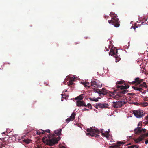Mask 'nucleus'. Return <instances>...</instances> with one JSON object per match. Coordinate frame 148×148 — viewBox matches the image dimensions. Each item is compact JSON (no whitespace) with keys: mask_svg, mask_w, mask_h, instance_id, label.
<instances>
[{"mask_svg":"<svg viewBox=\"0 0 148 148\" xmlns=\"http://www.w3.org/2000/svg\"><path fill=\"white\" fill-rule=\"evenodd\" d=\"M62 129H59L54 131V134L51 136H45L42 139L43 142L49 146H53L57 144L60 139L61 137L60 136L56 137V136H59L61 134Z\"/></svg>","mask_w":148,"mask_h":148,"instance_id":"nucleus-1","label":"nucleus"},{"mask_svg":"<svg viewBox=\"0 0 148 148\" xmlns=\"http://www.w3.org/2000/svg\"><path fill=\"white\" fill-rule=\"evenodd\" d=\"M129 86L128 85H125V86L121 85V86H117V89L114 90V92H116L118 91V93L117 95L119 97L121 96V94H125L127 92V91L125 89L128 88Z\"/></svg>","mask_w":148,"mask_h":148,"instance_id":"nucleus-2","label":"nucleus"},{"mask_svg":"<svg viewBox=\"0 0 148 148\" xmlns=\"http://www.w3.org/2000/svg\"><path fill=\"white\" fill-rule=\"evenodd\" d=\"M110 16L112 18L111 20L108 21L109 23L112 24L116 27H119L120 24L119 22V19L117 18V15L114 12H111Z\"/></svg>","mask_w":148,"mask_h":148,"instance_id":"nucleus-3","label":"nucleus"},{"mask_svg":"<svg viewBox=\"0 0 148 148\" xmlns=\"http://www.w3.org/2000/svg\"><path fill=\"white\" fill-rule=\"evenodd\" d=\"M86 131L89 133H86L87 135H90L92 137L95 136L96 137L98 138L99 137V131L97 129H93L92 128H90V129H88Z\"/></svg>","mask_w":148,"mask_h":148,"instance_id":"nucleus-4","label":"nucleus"},{"mask_svg":"<svg viewBox=\"0 0 148 148\" xmlns=\"http://www.w3.org/2000/svg\"><path fill=\"white\" fill-rule=\"evenodd\" d=\"M143 110H134L133 111V113L137 118H140L144 116L145 114L143 113Z\"/></svg>","mask_w":148,"mask_h":148,"instance_id":"nucleus-5","label":"nucleus"},{"mask_svg":"<svg viewBox=\"0 0 148 148\" xmlns=\"http://www.w3.org/2000/svg\"><path fill=\"white\" fill-rule=\"evenodd\" d=\"M102 86L101 83L97 80L92 81L91 82V87L94 90V88H97L95 87H100Z\"/></svg>","mask_w":148,"mask_h":148,"instance_id":"nucleus-6","label":"nucleus"},{"mask_svg":"<svg viewBox=\"0 0 148 148\" xmlns=\"http://www.w3.org/2000/svg\"><path fill=\"white\" fill-rule=\"evenodd\" d=\"M132 87L135 90L139 91L140 92H142V91L144 90L142 88L144 87L147 88V86L145 82H143L142 84L140 85L138 87L132 86Z\"/></svg>","mask_w":148,"mask_h":148,"instance_id":"nucleus-7","label":"nucleus"},{"mask_svg":"<svg viewBox=\"0 0 148 148\" xmlns=\"http://www.w3.org/2000/svg\"><path fill=\"white\" fill-rule=\"evenodd\" d=\"M94 91L96 92L99 93V95H104L108 94V91L104 88H102L101 90L98 88H94Z\"/></svg>","mask_w":148,"mask_h":148,"instance_id":"nucleus-8","label":"nucleus"},{"mask_svg":"<svg viewBox=\"0 0 148 148\" xmlns=\"http://www.w3.org/2000/svg\"><path fill=\"white\" fill-rule=\"evenodd\" d=\"M126 102L122 101H117L113 102L112 106L115 108H119L121 107L123 105L126 104Z\"/></svg>","mask_w":148,"mask_h":148,"instance_id":"nucleus-9","label":"nucleus"},{"mask_svg":"<svg viewBox=\"0 0 148 148\" xmlns=\"http://www.w3.org/2000/svg\"><path fill=\"white\" fill-rule=\"evenodd\" d=\"M146 131V130L145 129H135L134 130V132L135 134H142L145 133Z\"/></svg>","mask_w":148,"mask_h":148,"instance_id":"nucleus-10","label":"nucleus"},{"mask_svg":"<svg viewBox=\"0 0 148 148\" xmlns=\"http://www.w3.org/2000/svg\"><path fill=\"white\" fill-rule=\"evenodd\" d=\"M77 106L78 107H81L84 106L86 107L87 106V105L85 103V102L83 101L78 100L76 101Z\"/></svg>","mask_w":148,"mask_h":148,"instance_id":"nucleus-11","label":"nucleus"},{"mask_svg":"<svg viewBox=\"0 0 148 148\" xmlns=\"http://www.w3.org/2000/svg\"><path fill=\"white\" fill-rule=\"evenodd\" d=\"M134 79V81L131 82L132 84H136L137 85H139L143 81V79H140L139 77L136 78Z\"/></svg>","mask_w":148,"mask_h":148,"instance_id":"nucleus-12","label":"nucleus"},{"mask_svg":"<svg viewBox=\"0 0 148 148\" xmlns=\"http://www.w3.org/2000/svg\"><path fill=\"white\" fill-rule=\"evenodd\" d=\"M117 53V50L116 49L114 48L113 49H111L109 53V55L111 56H114L115 57L117 56L116 53Z\"/></svg>","mask_w":148,"mask_h":148,"instance_id":"nucleus-13","label":"nucleus"},{"mask_svg":"<svg viewBox=\"0 0 148 148\" xmlns=\"http://www.w3.org/2000/svg\"><path fill=\"white\" fill-rule=\"evenodd\" d=\"M125 142H123L121 141H118L117 143V145H116L114 146H110L109 147L110 148H120L119 147V146H120L122 144L123 145L125 144Z\"/></svg>","mask_w":148,"mask_h":148,"instance_id":"nucleus-14","label":"nucleus"},{"mask_svg":"<svg viewBox=\"0 0 148 148\" xmlns=\"http://www.w3.org/2000/svg\"><path fill=\"white\" fill-rule=\"evenodd\" d=\"M75 113L73 112L71 115V116L69 118L67 119H66V122L67 123H69L70 121H72L75 119Z\"/></svg>","mask_w":148,"mask_h":148,"instance_id":"nucleus-15","label":"nucleus"},{"mask_svg":"<svg viewBox=\"0 0 148 148\" xmlns=\"http://www.w3.org/2000/svg\"><path fill=\"white\" fill-rule=\"evenodd\" d=\"M75 113L73 112L71 115V116L69 118L67 119H66V122L67 123H69L70 121H72L75 119Z\"/></svg>","mask_w":148,"mask_h":148,"instance_id":"nucleus-16","label":"nucleus"},{"mask_svg":"<svg viewBox=\"0 0 148 148\" xmlns=\"http://www.w3.org/2000/svg\"><path fill=\"white\" fill-rule=\"evenodd\" d=\"M98 106L99 108H106L109 106L108 104L102 103H98Z\"/></svg>","mask_w":148,"mask_h":148,"instance_id":"nucleus-17","label":"nucleus"},{"mask_svg":"<svg viewBox=\"0 0 148 148\" xmlns=\"http://www.w3.org/2000/svg\"><path fill=\"white\" fill-rule=\"evenodd\" d=\"M84 95V94H81L78 96L77 97L75 98V99L76 100H81L83 99Z\"/></svg>","mask_w":148,"mask_h":148,"instance_id":"nucleus-18","label":"nucleus"},{"mask_svg":"<svg viewBox=\"0 0 148 148\" xmlns=\"http://www.w3.org/2000/svg\"><path fill=\"white\" fill-rule=\"evenodd\" d=\"M102 135L106 137L108 139H109V134L108 132L107 133H104L102 132Z\"/></svg>","mask_w":148,"mask_h":148,"instance_id":"nucleus-19","label":"nucleus"},{"mask_svg":"<svg viewBox=\"0 0 148 148\" xmlns=\"http://www.w3.org/2000/svg\"><path fill=\"white\" fill-rule=\"evenodd\" d=\"M102 135L106 137L108 139H109V134L108 132L107 133H104L102 132Z\"/></svg>","mask_w":148,"mask_h":148,"instance_id":"nucleus-20","label":"nucleus"},{"mask_svg":"<svg viewBox=\"0 0 148 148\" xmlns=\"http://www.w3.org/2000/svg\"><path fill=\"white\" fill-rule=\"evenodd\" d=\"M144 136V135H143V134H141L140 135L138 138L139 140V141H141L143 140L145 138Z\"/></svg>","mask_w":148,"mask_h":148,"instance_id":"nucleus-21","label":"nucleus"},{"mask_svg":"<svg viewBox=\"0 0 148 148\" xmlns=\"http://www.w3.org/2000/svg\"><path fill=\"white\" fill-rule=\"evenodd\" d=\"M124 82V81L123 80H121L120 81H118L116 83V84L117 85L116 86V87H117V86H120L119 85L123 84Z\"/></svg>","mask_w":148,"mask_h":148,"instance_id":"nucleus-22","label":"nucleus"},{"mask_svg":"<svg viewBox=\"0 0 148 148\" xmlns=\"http://www.w3.org/2000/svg\"><path fill=\"white\" fill-rule=\"evenodd\" d=\"M31 141V140L29 139H25L23 140V142L27 144L29 143H30Z\"/></svg>","mask_w":148,"mask_h":148,"instance_id":"nucleus-23","label":"nucleus"},{"mask_svg":"<svg viewBox=\"0 0 148 148\" xmlns=\"http://www.w3.org/2000/svg\"><path fill=\"white\" fill-rule=\"evenodd\" d=\"M142 126V122H139L138 125V127L135 129L141 128Z\"/></svg>","mask_w":148,"mask_h":148,"instance_id":"nucleus-24","label":"nucleus"},{"mask_svg":"<svg viewBox=\"0 0 148 148\" xmlns=\"http://www.w3.org/2000/svg\"><path fill=\"white\" fill-rule=\"evenodd\" d=\"M44 132V131L42 130H41L40 131H39L37 132V134L38 135H40L42 134Z\"/></svg>","mask_w":148,"mask_h":148,"instance_id":"nucleus-25","label":"nucleus"},{"mask_svg":"<svg viewBox=\"0 0 148 148\" xmlns=\"http://www.w3.org/2000/svg\"><path fill=\"white\" fill-rule=\"evenodd\" d=\"M139 146H137L136 145H132L129 146L128 147V148H138Z\"/></svg>","mask_w":148,"mask_h":148,"instance_id":"nucleus-26","label":"nucleus"},{"mask_svg":"<svg viewBox=\"0 0 148 148\" xmlns=\"http://www.w3.org/2000/svg\"><path fill=\"white\" fill-rule=\"evenodd\" d=\"M89 99L90 101H94L95 102H97L98 101V99L97 98H89Z\"/></svg>","mask_w":148,"mask_h":148,"instance_id":"nucleus-27","label":"nucleus"},{"mask_svg":"<svg viewBox=\"0 0 148 148\" xmlns=\"http://www.w3.org/2000/svg\"><path fill=\"white\" fill-rule=\"evenodd\" d=\"M86 83L85 82H84L82 83V84L84 85V86L85 87H88V88H88L90 87V85L89 84V83H88V85H86Z\"/></svg>","mask_w":148,"mask_h":148,"instance_id":"nucleus-28","label":"nucleus"},{"mask_svg":"<svg viewBox=\"0 0 148 148\" xmlns=\"http://www.w3.org/2000/svg\"><path fill=\"white\" fill-rule=\"evenodd\" d=\"M87 106H88V108H90L91 109H92V106L91 105V104L90 103H88L87 104Z\"/></svg>","mask_w":148,"mask_h":148,"instance_id":"nucleus-29","label":"nucleus"},{"mask_svg":"<svg viewBox=\"0 0 148 148\" xmlns=\"http://www.w3.org/2000/svg\"><path fill=\"white\" fill-rule=\"evenodd\" d=\"M73 84V80H70L69 82V83H68V85L69 86L71 85H72Z\"/></svg>","mask_w":148,"mask_h":148,"instance_id":"nucleus-30","label":"nucleus"},{"mask_svg":"<svg viewBox=\"0 0 148 148\" xmlns=\"http://www.w3.org/2000/svg\"><path fill=\"white\" fill-rule=\"evenodd\" d=\"M139 140L138 139V138L137 139H134V141L136 143H138L139 142H140V141H139Z\"/></svg>","mask_w":148,"mask_h":148,"instance_id":"nucleus-31","label":"nucleus"},{"mask_svg":"<svg viewBox=\"0 0 148 148\" xmlns=\"http://www.w3.org/2000/svg\"><path fill=\"white\" fill-rule=\"evenodd\" d=\"M142 105L144 107H146L147 106V102H144L142 104Z\"/></svg>","mask_w":148,"mask_h":148,"instance_id":"nucleus-32","label":"nucleus"},{"mask_svg":"<svg viewBox=\"0 0 148 148\" xmlns=\"http://www.w3.org/2000/svg\"><path fill=\"white\" fill-rule=\"evenodd\" d=\"M143 135H144V137L145 138L146 137H148V132L146 134H143Z\"/></svg>","mask_w":148,"mask_h":148,"instance_id":"nucleus-33","label":"nucleus"},{"mask_svg":"<svg viewBox=\"0 0 148 148\" xmlns=\"http://www.w3.org/2000/svg\"><path fill=\"white\" fill-rule=\"evenodd\" d=\"M136 27L137 28V27H135V26H132V27H131V29L133 28L134 29V30L135 31Z\"/></svg>","mask_w":148,"mask_h":148,"instance_id":"nucleus-34","label":"nucleus"},{"mask_svg":"<svg viewBox=\"0 0 148 148\" xmlns=\"http://www.w3.org/2000/svg\"><path fill=\"white\" fill-rule=\"evenodd\" d=\"M44 132H47L48 133H49L50 132V131L49 130H45V131H44Z\"/></svg>","mask_w":148,"mask_h":148,"instance_id":"nucleus-35","label":"nucleus"},{"mask_svg":"<svg viewBox=\"0 0 148 148\" xmlns=\"http://www.w3.org/2000/svg\"><path fill=\"white\" fill-rule=\"evenodd\" d=\"M127 94L128 95H131L132 96H133V95H134V93H128Z\"/></svg>","mask_w":148,"mask_h":148,"instance_id":"nucleus-36","label":"nucleus"},{"mask_svg":"<svg viewBox=\"0 0 148 148\" xmlns=\"http://www.w3.org/2000/svg\"><path fill=\"white\" fill-rule=\"evenodd\" d=\"M5 138H0V140H1L3 141L4 140Z\"/></svg>","mask_w":148,"mask_h":148,"instance_id":"nucleus-37","label":"nucleus"},{"mask_svg":"<svg viewBox=\"0 0 148 148\" xmlns=\"http://www.w3.org/2000/svg\"><path fill=\"white\" fill-rule=\"evenodd\" d=\"M95 108L97 109H98L99 108V107L98 106V103L96 104V105H95Z\"/></svg>","mask_w":148,"mask_h":148,"instance_id":"nucleus-38","label":"nucleus"},{"mask_svg":"<svg viewBox=\"0 0 148 148\" xmlns=\"http://www.w3.org/2000/svg\"><path fill=\"white\" fill-rule=\"evenodd\" d=\"M145 119L147 120L148 121V115L147 116L145 117Z\"/></svg>","mask_w":148,"mask_h":148,"instance_id":"nucleus-39","label":"nucleus"},{"mask_svg":"<svg viewBox=\"0 0 148 148\" xmlns=\"http://www.w3.org/2000/svg\"><path fill=\"white\" fill-rule=\"evenodd\" d=\"M145 142V143L146 144H147V143H148V140H146Z\"/></svg>","mask_w":148,"mask_h":148,"instance_id":"nucleus-40","label":"nucleus"},{"mask_svg":"<svg viewBox=\"0 0 148 148\" xmlns=\"http://www.w3.org/2000/svg\"><path fill=\"white\" fill-rule=\"evenodd\" d=\"M84 110V111H88V110H89V109H86V108H85V109H84V110Z\"/></svg>","mask_w":148,"mask_h":148,"instance_id":"nucleus-41","label":"nucleus"},{"mask_svg":"<svg viewBox=\"0 0 148 148\" xmlns=\"http://www.w3.org/2000/svg\"><path fill=\"white\" fill-rule=\"evenodd\" d=\"M108 132V133H109V132H110V131H106L105 132V133H107Z\"/></svg>","mask_w":148,"mask_h":148,"instance_id":"nucleus-42","label":"nucleus"},{"mask_svg":"<svg viewBox=\"0 0 148 148\" xmlns=\"http://www.w3.org/2000/svg\"><path fill=\"white\" fill-rule=\"evenodd\" d=\"M100 132L101 133V134H102V132H103V131L102 130H101V131Z\"/></svg>","mask_w":148,"mask_h":148,"instance_id":"nucleus-43","label":"nucleus"},{"mask_svg":"<svg viewBox=\"0 0 148 148\" xmlns=\"http://www.w3.org/2000/svg\"><path fill=\"white\" fill-rule=\"evenodd\" d=\"M142 93L143 94H145V92H142Z\"/></svg>","mask_w":148,"mask_h":148,"instance_id":"nucleus-44","label":"nucleus"},{"mask_svg":"<svg viewBox=\"0 0 148 148\" xmlns=\"http://www.w3.org/2000/svg\"><path fill=\"white\" fill-rule=\"evenodd\" d=\"M62 148H67L64 146H62Z\"/></svg>","mask_w":148,"mask_h":148,"instance_id":"nucleus-45","label":"nucleus"},{"mask_svg":"<svg viewBox=\"0 0 148 148\" xmlns=\"http://www.w3.org/2000/svg\"><path fill=\"white\" fill-rule=\"evenodd\" d=\"M2 134H5V132H3L2 133Z\"/></svg>","mask_w":148,"mask_h":148,"instance_id":"nucleus-46","label":"nucleus"},{"mask_svg":"<svg viewBox=\"0 0 148 148\" xmlns=\"http://www.w3.org/2000/svg\"><path fill=\"white\" fill-rule=\"evenodd\" d=\"M88 38V37H86L85 38L86 39H87V38Z\"/></svg>","mask_w":148,"mask_h":148,"instance_id":"nucleus-47","label":"nucleus"},{"mask_svg":"<svg viewBox=\"0 0 148 148\" xmlns=\"http://www.w3.org/2000/svg\"><path fill=\"white\" fill-rule=\"evenodd\" d=\"M130 144H130H130H128V145H130Z\"/></svg>","mask_w":148,"mask_h":148,"instance_id":"nucleus-48","label":"nucleus"},{"mask_svg":"<svg viewBox=\"0 0 148 148\" xmlns=\"http://www.w3.org/2000/svg\"><path fill=\"white\" fill-rule=\"evenodd\" d=\"M106 51H108V49H107L106 50Z\"/></svg>","mask_w":148,"mask_h":148,"instance_id":"nucleus-49","label":"nucleus"},{"mask_svg":"<svg viewBox=\"0 0 148 148\" xmlns=\"http://www.w3.org/2000/svg\"><path fill=\"white\" fill-rule=\"evenodd\" d=\"M95 110H95V109H94V111H95Z\"/></svg>","mask_w":148,"mask_h":148,"instance_id":"nucleus-50","label":"nucleus"},{"mask_svg":"<svg viewBox=\"0 0 148 148\" xmlns=\"http://www.w3.org/2000/svg\"><path fill=\"white\" fill-rule=\"evenodd\" d=\"M147 123L148 124V121L147 122Z\"/></svg>","mask_w":148,"mask_h":148,"instance_id":"nucleus-51","label":"nucleus"},{"mask_svg":"<svg viewBox=\"0 0 148 148\" xmlns=\"http://www.w3.org/2000/svg\"><path fill=\"white\" fill-rule=\"evenodd\" d=\"M147 105L148 106V102H147Z\"/></svg>","mask_w":148,"mask_h":148,"instance_id":"nucleus-52","label":"nucleus"}]
</instances>
